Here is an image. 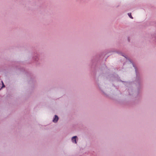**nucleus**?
<instances>
[{"instance_id": "2", "label": "nucleus", "mask_w": 156, "mask_h": 156, "mask_svg": "<svg viewBox=\"0 0 156 156\" xmlns=\"http://www.w3.org/2000/svg\"><path fill=\"white\" fill-rule=\"evenodd\" d=\"M76 136H74L72 138V140L73 143H74L75 144L76 143Z\"/></svg>"}, {"instance_id": "4", "label": "nucleus", "mask_w": 156, "mask_h": 156, "mask_svg": "<svg viewBox=\"0 0 156 156\" xmlns=\"http://www.w3.org/2000/svg\"><path fill=\"white\" fill-rule=\"evenodd\" d=\"M2 85H3L2 87H5V86L4 85V83H3L2 81Z\"/></svg>"}, {"instance_id": "1", "label": "nucleus", "mask_w": 156, "mask_h": 156, "mask_svg": "<svg viewBox=\"0 0 156 156\" xmlns=\"http://www.w3.org/2000/svg\"><path fill=\"white\" fill-rule=\"evenodd\" d=\"M58 116L56 115H55V118L53 120V121L54 122H56L58 121Z\"/></svg>"}, {"instance_id": "3", "label": "nucleus", "mask_w": 156, "mask_h": 156, "mask_svg": "<svg viewBox=\"0 0 156 156\" xmlns=\"http://www.w3.org/2000/svg\"><path fill=\"white\" fill-rule=\"evenodd\" d=\"M129 16L131 18V19H133V17H132L131 16V13H129L128 14Z\"/></svg>"}]
</instances>
